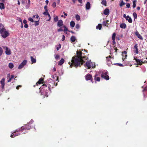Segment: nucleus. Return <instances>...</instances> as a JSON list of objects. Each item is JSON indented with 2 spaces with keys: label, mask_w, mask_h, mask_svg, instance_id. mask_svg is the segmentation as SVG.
Returning <instances> with one entry per match:
<instances>
[{
  "label": "nucleus",
  "mask_w": 147,
  "mask_h": 147,
  "mask_svg": "<svg viewBox=\"0 0 147 147\" xmlns=\"http://www.w3.org/2000/svg\"><path fill=\"white\" fill-rule=\"evenodd\" d=\"M85 62V61L84 59L78 58V57H73L71 63L69 62V64L70 65V66L71 67L73 65L76 67L78 66H80Z\"/></svg>",
  "instance_id": "nucleus-1"
},
{
  "label": "nucleus",
  "mask_w": 147,
  "mask_h": 147,
  "mask_svg": "<svg viewBox=\"0 0 147 147\" xmlns=\"http://www.w3.org/2000/svg\"><path fill=\"white\" fill-rule=\"evenodd\" d=\"M0 34H1L2 37L5 38L8 36L9 34L8 32L6 30L3 24H0Z\"/></svg>",
  "instance_id": "nucleus-2"
},
{
  "label": "nucleus",
  "mask_w": 147,
  "mask_h": 147,
  "mask_svg": "<svg viewBox=\"0 0 147 147\" xmlns=\"http://www.w3.org/2000/svg\"><path fill=\"white\" fill-rule=\"evenodd\" d=\"M77 56H75V57H78V58L81 59H84V60L86 61L87 59V57L86 56L83 57L82 56V53L80 51H77L76 52Z\"/></svg>",
  "instance_id": "nucleus-3"
},
{
  "label": "nucleus",
  "mask_w": 147,
  "mask_h": 147,
  "mask_svg": "<svg viewBox=\"0 0 147 147\" xmlns=\"http://www.w3.org/2000/svg\"><path fill=\"white\" fill-rule=\"evenodd\" d=\"M108 73L106 71L105 73H102L101 75V78H104L107 80H108L109 79V77L108 75Z\"/></svg>",
  "instance_id": "nucleus-4"
},
{
  "label": "nucleus",
  "mask_w": 147,
  "mask_h": 147,
  "mask_svg": "<svg viewBox=\"0 0 147 147\" xmlns=\"http://www.w3.org/2000/svg\"><path fill=\"white\" fill-rule=\"evenodd\" d=\"M85 79L87 80H91V82L92 83H93V79L92 78V77L91 75L88 74L85 76Z\"/></svg>",
  "instance_id": "nucleus-5"
},
{
  "label": "nucleus",
  "mask_w": 147,
  "mask_h": 147,
  "mask_svg": "<svg viewBox=\"0 0 147 147\" xmlns=\"http://www.w3.org/2000/svg\"><path fill=\"white\" fill-rule=\"evenodd\" d=\"M55 83L53 82H49L47 84V85L48 87V90L51 91V88H53L55 86L54 84Z\"/></svg>",
  "instance_id": "nucleus-6"
},
{
  "label": "nucleus",
  "mask_w": 147,
  "mask_h": 147,
  "mask_svg": "<svg viewBox=\"0 0 147 147\" xmlns=\"http://www.w3.org/2000/svg\"><path fill=\"white\" fill-rule=\"evenodd\" d=\"M27 62V60H25L23 61L22 63H21L19 66L18 68L19 69H21L23 67L26 65Z\"/></svg>",
  "instance_id": "nucleus-7"
},
{
  "label": "nucleus",
  "mask_w": 147,
  "mask_h": 147,
  "mask_svg": "<svg viewBox=\"0 0 147 147\" xmlns=\"http://www.w3.org/2000/svg\"><path fill=\"white\" fill-rule=\"evenodd\" d=\"M134 59L135 60L136 62L137 63V64L138 65H142V63H144V62H143L140 60L137 59L135 57H134Z\"/></svg>",
  "instance_id": "nucleus-8"
},
{
  "label": "nucleus",
  "mask_w": 147,
  "mask_h": 147,
  "mask_svg": "<svg viewBox=\"0 0 147 147\" xmlns=\"http://www.w3.org/2000/svg\"><path fill=\"white\" fill-rule=\"evenodd\" d=\"M3 48H5V53L7 55H10L11 54L10 50L7 47H3Z\"/></svg>",
  "instance_id": "nucleus-9"
},
{
  "label": "nucleus",
  "mask_w": 147,
  "mask_h": 147,
  "mask_svg": "<svg viewBox=\"0 0 147 147\" xmlns=\"http://www.w3.org/2000/svg\"><path fill=\"white\" fill-rule=\"evenodd\" d=\"M134 49V52L136 54H138L139 52L138 49V45L137 44L135 45Z\"/></svg>",
  "instance_id": "nucleus-10"
},
{
  "label": "nucleus",
  "mask_w": 147,
  "mask_h": 147,
  "mask_svg": "<svg viewBox=\"0 0 147 147\" xmlns=\"http://www.w3.org/2000/svg\"><path fill=\"white\" fill-rule=\"evenodd\" d=\"M47 86V84H43L42 86L39 88V89H40V92H42V90H45V88H46ZM41 93H42V92H41Z\"/></svg>",
  "instance_id": "nucleus-11"
},
{
  "label": "nucleus",
  "mask_w": 147,
  "mask_h": 147,
  "mask_svg": "<svg viewBox=\"0 0 147 147\" xmlns=\"http://www.w3.org/2000/svg\"><path fill=\"white\" fill-rule=\"evenodd\" d=\"M24 127V130H29L31 128V126L29 125V123H27L25 126H23Z\"/></svg>",
  "instance_id": "nucleus-12"
},
{
  "label": "nucleus",
  "mask_w": 147,
  "mask_h": 147,
  "mask_svg": "<svg viewBox=\"0 0 147 147\" xmlns=\"http://www.w3.org/2000/svg\"><path fill=\"white\" fill-rule=\"evenodd\" d=\"M92 63L90 61H87L86 65L88 69H90L91 67Z\"/></svg>",
  "instance_id": "nucleus-13"
},
{
  "label": "nucleus",
  "mask_w": 147,
  "mask_h": 147,
  "mask_svg": "<svg viewBox=\"0 0 147 147\" xmlns=\"http://www.w3.org/2000/svg\"><path fill=\"white\" fill-rule=\"evenodd\" d=\"M98 75L96 73L94 76V79L95 82L96 81L99 82L100 80V78L98 77Z\"/></svg>",
  "instance_id": "nucleus-14"
},
{
  "label": "nucleus",
  "mask_w": 147,
  "mask_h": 147,
  "mask_svg": "<svg viewBox=\"0 0 147 147\" xmlns=\"http://www.w3.org/2000/svg\"><path fill=\"white\" fill-rule=\"evenodd\" d=\"M23 127L22 126L21 128H18L17 129L13 131L14 133H15L16 132H18L19 131L23 132L24 130Z\"/></svg>",
  "instance_id": "nucleus-15"
},
{
  "label": "nucleus",
  "mask_w": 147,
  "mask_h": 147,
  "mask_svg": "<svg viewBox=\"0 0 147 147\" xmlns=\"http://www.w3.org/2000/svg\"><path fill=\"white\" fill-rule=\"evenodd\" d=\"M122 59L124 60L127 57V52L126 51H123L122 53Z\"/></svg>",
  "instance_id": "nucleus-16"
},
{
  "label": "nucleus",
  "mask_w": 147,
  "mask_h": 147,
  "mask_svg": "<svg viewBox=\"0 0 147 147\" xmlns=\"http://www.w3.org/2000/svg\"><path fill=\"white\" fill-rule=\"evenodd\" d=\"M5 79L4 78H2L1 80L0 81V83L1 84V87L2 89H3L4 88L5 86Z\"/></svg>",
  "instance_id": "nucleus-17"
},
{
  "label": "nucleus",
  "mask_w": 147,
  "mask_h": 147,
  "mask_svg": "<svg viewBox=\"0 0 147 147\" xmlns=\"http://www.w3.org/2000/svg\"><path fill=\"white\" fill-rule=\"evenodd\" d=\"M135 34L137 36V37L141 40H143V38L139 34L138 32L136 31L135 32Z\"/></svg>",
  "instance_id": "nucleus-18"
},
{
  "label": "nucleus",
  "mask_w": 147,
  "mask_h": 147,
  "mask_svg": "<svg viewBox=\"0 0 147 147\" xmlns=\"http://www.w3.org/2000/svg\"><path fill=\"white\" fill-rule=\"evenodd\" d=\"M63 22L61 20H59L57 24V26L59 27H61L63 25Z\"/></svg>",
  "instance_id": "nucleus-19"
},
{
  "label": "nucleus",
  "mask_w": 147,
  "mask_h": 147,
  "mask_svg": "<svg viewBox=\"0 0 147 147\" xmlns=\"http://www.w3.org/2000/svg\"><path fill=\"white\" fill-rule=\"evenodd\" d=\"M109 10L108 9L106 8L104 11V14L105 15L109 14Z\"/></svg>",
  "instance_id": "nucleus-20"
},
{
  "label": "nucleus",
  "mask_w": 147,
  "mask_h": 147,
  "mask_svg": "<svg viewBox=\"0 0 147 147\" xmlns=\"http://www.w3.org/2000/svg\"><path fill=\"white\" fill-rule=\"evenodd\" d=\"M106 58V60L107 62H108L109 61L110 62V63H109V64L112 63L110 60V59L111 58L113 59L114 58L113 57H111V56L109 55V57H107Z\"/></svg>",
  "instance_id": "nucleus-21"
},
{
  "label": "nucleus",
  "mask_w": 147,
  "mask_h": 147,
  "mask_svg": "<svg viewBox=\"0 0 147 147\" xmlns=\"http://www.w3.org/2000/svg\"><path fill=\"white\" fill-rule=\"evenodd\" d=\"M127 18L126 19V20H128V22L129 23H131L132 22V21L131 18L129 16H127Z\"/></svg>",
  "instance_id": "nucleus-22"
},
{
  "label": "nucleus",
  "mask_w": 147,
  "mask_h": 147,
  "mask_svg": "<svg viewBox=\"0 0 147 147\" xmlns=\"http://www.w3.org/2000/svg\"><path fill=\"white\" fill-rule=\"evenodd\" d=\"M43 81V79L42 78H40L36 84V85H38V84H40L42 83V82Z\"/></svg>",
  "instance_id": "nucleus-23"
},
{
  "label": "nucleus",
  "mask_w": 147,
  "mask_h": 147,
  "mask_svg": "<svg viewBox=\"0 0 147 147\" xmlns=\"http://www.w3.org/2000/svg\"><path fill=\"white\" fill-rule=\"evenodd\" d=\"M90 7V4L89 2H87L86 5V9H89Z\"/></svg>",
  "instance_id": "nucleus-24"
},
{
  "label": "nucleus",
  "mask_w": 147,
  "mask_h": 147,
  "mask_svg": "<svg viewBox=\"0 0 147 147\" xmlns=\"http://www.w3.org/2000/svg\"><path fill=\"white\" fill-rule=\"evenodd\" d=\"M120 26L121 28L125 29L126 27V25L125 23H122L120 24Z\"/></svg>",
  "instance_id": "nucleus-25"
},
{
  "label": "nucleus",
  "mask_w": 147,
  "mask_h": 147,
  "mask_svg": "<svg viewBox=\"0 0 147 147\" xmlns=\"http://www.w3.org/2000/svg\"><path fill=\"white\" fill-rule=\"evenodd\" d=\"M64 62V59L62 58L60 60V61L58 63V65H61Z\"/></svg>",
  "instance_id": "nucleus-26"
},
{
  "label": "nucleus",
  "mask_w": 147,
  "mask_h": 147,
  "mask_svg": "<svg viewBox=\"0 0 147 147\" xmlns=\"http://www.w3.org/2000/svg\"><path fill=\"white\" fill-rule=\"evenodd\" d=\"M5 8L4 5L3 3H0V9H4Z\"/></svg>",
  "instance_id": "nucleus-27"
},
{
  "label": "nucleus",
  "mask_w": 147,
  "mask_h": 147,
  "mask_svg": "<svg viewBox=\"0 0 147 147\" xmlns=\"http://www.w3.org/2000/svg\"><path fill=\"white\" fill-rule=\"evenodd\" d=\"M76 39V38L74 36H72L70 38V40L72 42H75Z\"/></svg>",
  "instance_id": "nucleus-28"
},
{
  "label": "nucleus",
  "mask_w": 147,
  "mask_h": 147,
  "mask_svg": "<svg viewBox=\"0 0 147 147\" xmlns=\"http://www.w3.org/2000/svg\"><path fill=\"white\" fill-rule=\"evenodd\" d=\"M109 24V23H107L105 20H104V21L102 22V25L104 26L108 27V25Z\"/></svg>",
  "instance_id": "nucleus-29"
},
{
  "label": "nucleus",
  "mask_w": 147,
  "mask_h": 147,
  "mask_svg": "<svg viewBox=\"0 0 147 147\" xmlns=\"http://www.w3.org/2000/svg\"><path fill=\"white\" fill-rule=\"evenodd\" d=\"M30 58L31 61L32 63H35L36 62V59L34 58L32 56H31Z\"/></svg>",
  "instance_id": "nucleus-30"
},
{
  "label": "nucleus",
  "mask_w": 147,
  "mask_h": 147,
  "mask_svg": "<svg viewBox=\"0 0 147 147\" xmlns=\"http://www.w3.org/2000/svg\"><path fill=\"white\" fill-rule=\"evenodd\" d=\"M102 28V25L101 24H99L98 25L96 26V29H98L99 30H100Z\"/></svg>",
  "instance_id": "nucleus-31"
},
{
  "label": "nucleus",
  "mask_w": 147,
  "mask_h": 147,
  "mask_svg": "<svg viewBox=\"0 0 147 147\" xmlns=\"http://www.w3.org/2000/svg\"><path fill=\"white\" fill-rule=\"evenodd\" d=\"M75 23L74 21H72L70 22V26L72 27H74V26Z\"/></svg>",
  "instance_id": "nucleus-32"
},
{
  "label": "nucleus",
  "mask_w": 147,
  "mask_h": 147,
  "mask_svg": "<svg viewBox=\"0 0 147 147\" xmlns=\"http://www.w3.org/2000/svg\"><path fill=\"white\" fill-rule=\"evenodd\" d=\"M101 3L103 5L106 6H107V2L105 0H102V1Z\"/></svg>",
  "instance_id": "nucleus-33"
},
{
  "label": "nucleus",
  "mask_w": 147,
  "mask_h": 147,
  "mask_svg": "<svg viewBox=\"0 0 147 147\" xmlns=\"http://www.w3.org/2000/svg\"><path fill=\"white\" fill-rule=\"evenodd\" d=\"M125 4V3L123 2V0H121L120 1V3L119 4V6L120 7H122L123 5Z\"/></svg>",
  "instance_id": "nucleus-34"
},
{
  "label": "nucleus",
  "mask_w": 147,
  "mask_h": 147,
  "mask_svg": "<svg viewBox=\"0 0 147 147\" xmlns=\"http://www.w3.org/2000/svg\"><path fill=\"white\" fill-rule=\"evenodd\" d=\"M8 66L10 69H12L14 65L12 63H10L8 65Z\"/></svg>",
  "instance_id": "nucleus-35"
},
{
  "label": "nucleus",
  "mask_w": 147,
  "mask_h": 147,
  "mask_svg": "<svg viewBox=\"0 0 147 147\" xmlns=\"http://www.w3.org/2000/svg\"><path fill=\"white\" fill-rule=\"evenodd\" d=\"M136 0H134L133 2V7L135 8L136 7Z\"/></svg>",
  "instance_id": "nucleus-36"
},
{
  "label": "nucleus",
  "mask_w": 147,
  "mask_h": 147,
  "mask_svg": "<svg viewBox=\"0 0 147 147\" xmlns=\"http://www.w3.org/2000/svg\"><path fill=\"white\" fill-rule=\"evenodd\" d=\"M76 19L78 21L79 20H80V16L78 14L76 15Z\"/></svg>",
  "instance_id": "nucleus-37"
},
{
  "label": "nucleus",
  "mask_w": 147,
  "mask_h": 147,
  "mask_svg": "<svg viewBox=\"0 0 147 147\" xmlns=\"http://www.w3.org/2000/svg\"><path fill=\"white\" fill-rule=\"evenodd\" d=\"M14 78V76L13 75H11V77L8 80L7 82H10L11 81V80L13 78Z\"/></svg>",
  "instance_id": "nucleus-38"
},
{
  "label": "nucleus",
  "mask_w": 147,
  "mask_h": 147,
  "mask_svg": "<svg viewBox=\"0 0 147 147\" xmlns=\"http://www.w3.org/2000/svg\"><path fill=\"white\" fill-rule=\"evenodd\" d=\"M116 33H114L113 34L112 36V40H115L116 37Z\"/></svg>",
  "instance_id": "nucleus-39"
},
{
  "label": "nucleus",
  "mask_w": 147,
  "mask_h": 147,
  "mask_svg": "<svg viewBox=\"0 0 147 147\" xmlns=\"http://www.w3.org/2000/svg\"><path fill=\"white\" fill-rule=\"evenodd\" d=\"M133 15L134 16V19L137 18V15L136 12L133 13Z\"/></svg>",
  "instance_id": "nucleus-40"
},
{
  "label": "nucleus",
  "mask_w": 147,
  "mask_h": 147,
  "mask_svg": "<svg viewBox=\"0 0 147 147\" xmlns=\"http://www.w3.org/2000/svg\"><path fill=\"white\" fill-rule=\"evenodd\" d=\"M3 50L2 48L0 47V56H1L3 53Z\"/></svg>",
  "instance_id": "nucleus-41"
},
{
  "label": "nucleus",
  "mask_w": 147,
  "mask_h": 147,
  "mask_svg": "<svg viewBox=\"0 0 147 147\" xmlns=\"http://www.w3.org/2000/svg\"><path fill=\"white\" fill-rule=\"evenodd\" d=\"M39 20H38V21H34V22H35V26L39 25Z\"/></svg>",
  "instance_id": "nucleus-42"
},
{
  "label": "nucleus",
  "mask_w": 147,
  "mask_h": 147,
  "mask_svg": "<svg viewBox=\"0 0 147 147\" xmlns=\"http://www.w3.org/2000/svg\"><path fill=\"white\" fill-rule=\"evenodd\" d=\"M114 65H118L119 66H120V67H122L123 66V65L121 63H115L114 64Z\"/></svg>",
  "instance_id": "nucleus-43"
},
{
  "label": "nucleus",
  "mask_w": 147,
  "mask_h": 147,
  "mask_svg": "<svg viewBox=\"0 0 147 147\" xmlns=\"http://www.w3.org/2000/svg\"><path fill=\"white\" fill-rule=\"evenodd\" d=\"M60 58V56L58 55H56L55 57V58L56 59H59Z\"/></svg>",
  "instance_id": "nucleus-44"
},
{
  "label": "nucleus",
  "mask_w": 147,
  "mask_h": 147,
  "mask_svg": "<svg viewBox=\"0 0 147 147\" xmlns=\"http://www.w3.org/2000/svg\"><path fill=\"white\" fill-rule=\"evenodd\" d=\"M58 20V16H56L54 18V21L55 22H56Z\"/></svg>",
  "instance_id": "nucleus-45"
},
{
  "label": "nucleus",
  "mask_w": 147,
  "mask_h": 147,
  "mask_svg": "<svg viewBox=\"0 0 147 147\" xmlns=\"http://www.w3.org/2000/svg\"><path fill=\"white\" fill-rule=\"evenodd\" d=\"M63 27L64 28V30H63V31H64L65 32V31H68V29L66 28L65 26H63Z\"/></svg>",
  "instance_id": "nucleus-46"
},
{
  "label": "nucleus",
  "mask_w": 147,
  "mask_h": 147,
  "mask_svg": "<svg viewBox=\"0 0 147 147\" xmlns=\"http://www.w3.org/2000/svg\"><path fill=\"white\" fill-rule=\"evenodd\" d=\"M28 20L29 21L32 22H34L33 20L31 18H29L28 19Z\"/></svg>",
  "instance_id": "nucleus-47"
},
{
  "label": "nucleus",
  "mask_w": 147,
  "mask_h": 147,
  "mask_svg": "<svg viewBox=\"0 0 147 147\" xmlns=\"http://www.w3.org/2000/svg\"><path fill=\"white\" fill-rule=\"evenodd\" d=\"M52 6L53 7H55L56 6V3L55 2H53L52 4Z\"/></svg>",
  "instance_id": "nucleus-48"
},
{
  "label": "nucleus",
  "mask_w": 147,
  "mask_h": 147,
  "mask_svg": "<svg viewBox=\"0 0 147 147\" xmlns=\"http://www.w3.org/2000/svg\"><path fill=\"white\" fill-rule=\"evenodd\" d=\"M49 13L48 12V11H45V12H44L43 13V14L45 16L47 15Z\"/></svg>",
  "instance_id": "nucleus-49"
},
{
  "label": "nucleus",
  "mask_w": 147,
  "mask_h": 147,
  "mask_svg": "<svg viewBox=\"0 0 147 147\" xmlns=\"http://www.w3.org/2000/svg\"><path fill=\"white\" fill-rule=\"evenodd\" d=\"M80 27V26L78 24H77L76 26V28L77 29H78Z\"/></svg>",
  "instance_id": "nucleus-50"
},
{
  "label": "nucleus",
  "mask_w": 147,
  "mask_h": 147,
  "mask_svg": "<svg viewBox=\"0 0 147 147\" xmlns=\"http://www.w3.org/2000/svg\"><path fill=\"white\" fill-rule=\"evenodd\" d=\"M61 48V45L60 44H59L58 45V47L57 48V51L59 50V49Z\"/></svg>",
  "instance_id": "nucleus-51"
},
{
  "label": "nucleus",
  "mask_w": 147,
  "mask_h": 147,
  "mask_svg": "<svg viewBox=\"0 0 147 147\" xmlns=\"http://www.w3.org/2000/svg\"><path fill=\"white\" fill-rule=\"evenodd\" d=\"M126 6L128 8H129L130 6V4L129 3H126Z\"/></svg>",
  "instance_id": "nucleus-52"
},
{
  "label": "nucleus",
  "mask_w": 147,
  "mask_h": 147,
  "mask_svg": "<svg viewBox=\"0 0 147 147\" xmlns=\"http://www.w3.org/2000/svg\"><path fill=\"white\" fill-rule=\"evenodd\" d=\"M11 133H12V134H13V135H14L15 136H17L18 135H20L19 134H16V133H14L13 132H12Z\"/></svg>",
  "instance_id": "nucleus-53"
},
{
  "label": "nucleus",
  "mask_w": 147,
  "mask_h": 147,
  "mask_svg": "<svg viewBox=\"0 0 147 147\" xmlns=\"http://www.w3.org/2000/svg\"><path fill=\"white\" fill-rule=\"evenodd\" d=\"M35 16L36 17V18L37 19H38L39 18V17L38 16V15H34L33 18H34V17H35Z\"/></svg>",
  "instance_id": "nucleus-54"
},
{
  "label": "nucleus",
  "mask_w": 147,
  "mask_h": 147,
  "mask_svg": "<svg viewBox=\"0 0 147 147\" xmlns=\"http://www.w3.org/2000/svg\"><path fill=\"white\" fill-rule=\"evenodd\" d=\"M63 31V29H62L61 28H60L58 30V31L59 32H61V31Z\"/></svg>",
  "instance_id": "nucleus-55"
},
{
  "label": "nucleus",
  "mask_w": 147,
  "mask_h": 147,
  "mask_svg": "<svg viewBox=\"0 0 147 147\" xmlns=\"http://www.w3.org/2000/svg\"><path fill=\"white\" fill-rule=\"evenodd\" d=\"M65 38V36L64 35H63L62 36V41H64Z\"/></svg>",
  "instance_id": "nucleus-56"
},
{
  "label": "nucleus",
  "mask_w": 147,
  "mask_h": 147,
  "mask_svg": "<svg viewBox=\"0 0 147 147\" xmlns=\"http://www.w3.org/2000/svg\"><path fill=\"white\" fill-rule=\"evenodd\" d=\"M27 23V21L26 20H23V23H24V24H26Z\"/></svg>",
  "instance_id": "nucleus-57"
},
{
  "label": "nucleus",
  "mask_w": 147,
  "mask_h": 147,
  "mask_svg": "<svg viewBox=\"0 0 147 147\" xmlns=\"http://www.w3.org/2000/svg\"><path fill=\"white\" fill-rule=\"evenodd\" d=\"M25 25L24 26V27L25 28H27L28 26V24H24Z\"/></svg>",
  "instance_id": "nucleus-58"
},
{
  "label": "nucleus",
  "mask_w": 147,
  "mask_h": 147,
  "mask_svg": "<svg viewBox=\"0 0 147 147\" xmlns=\"http://www.w3.org/2000/svg\"><path fill=\"white\" fill-rule=\"evenodd\" d=\"M44 9H45V11H47V6L45 5L44 7Z\"/></svg>",
  "instance_id": "nucleus-59"
},
{
  "label": "nucleus",
  "mask_w": 147,
  "mask_h": 147,
  "mask_svg": "<svg viewBox=\"0 0 147 147\" xmlns=\"http://www.w3.org/2000/svg\"><path fill=\"white\" fill-rule=\"evenodd\" d=\"M47 15L49 17V20H48V21H50V19H51V16H50V14H49V13Z\"/></svg>",
  "instance_id": "nucleus-60"
},
{
  "label": "nucleus",
  "mask_w": 147,
  "mask_h": 147,
  "mask_svg": "<svg viewBox=\"0 0 147 147\" xmlns=\"http://www.w3.org/2000/svg\"><path fill=\"white\" fill-rule=\"evenodd\" d=\"M113 40V45H114L116 43L115 42V40Z\"/></svg>",
  "instance_id": "nucleus-61"
},
{
  "label": "nucleus",
  "mask_w": 147,
  "mask_h": 147,
  "mask_svg": "<svg viewBox=\"0 0 147 147\" xmlns=\"http://www.w3.org/2000/svg\"><path fill=\"white\" fill-rule=\"evenodd\" d=\"M114 49L115 50V52H117V47H115V46L114 47Z\"/></svg>",
  "instance_id": "nucleus-62"
},
{
  "label": "nucleus",
  "mask_w": 147,
  "mask_h": 147,
  "mask_svg": "<svg viewBox=\"0 0 147 147\" xmlns=\"http://www.w3.org/2000/svg\"><path fill=\"white\" fill-rule=\"evenodd\" d=\"M123 17L126 19L127 18V16H126L125 14H124L123 15Z\"/></svg>",
  "instance_id": "nucleus-63"
},
{
  "label": "nucleus",
  "mask_w": 147,
  "mask_h": 147,
  "mask_svg": "<svg viewBox=\"0 0 147 147\" xmlns=\"http://www.w3.org/2000/svg\"><path fill=\"white\" fill-rule=\"evenodd\" d=\"M78 2L80 3H82V0H78Z\"/></svg>",
  "instance_id": "nucleus-64"
}]
</instances>
